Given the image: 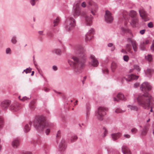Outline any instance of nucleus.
<instances>
[{
    "label": "nucleus",
    "instance_id": "63",
    "mask_svg": "<svg viewBox=\"0 0 154 154\" xmlns=\"http://www.w3.org/2000/svg\"><path fill=\"white\" fill-rule=\"evenodd\" d=\"M121 29H122V30L124 32H125L127 31L126 29H125L124 28H123V27L121 28Z\"/></svg>",
    "mask_w": 154,
    "mask_h": 154
},
{
    "label": "nucleus",
    "instance_id": "44",
    "mask_svg": "<svg viewBox=\"0 0 154 154\" xmlns=\"http://www.w3.org/2000/svg\"><path fill=\"white\" fill-rule=\"evenodd\" d=\"M124 60L126 62H128L129 60V57L127 55H124L123 57Z\"/></svg>",
    "mask_w": 154,
    "mask_h": 154
},
{
    "label": "nucleus",
    "instance_id": "34",
    "mask_svg": "<svg viewBox=\"0 0 154 154\" xmlns=\"http://www.w3.org/2000/svg\"><path fill=\"white\" fill-rule=\"evenodd\" d=\"M148 129L146 127H145L143 129L142 131L141 132V135L143 136L145 135L147 133Z\"/></svg>",
    "mask_w": 154,
    "mask_h": 154
},
{
    "label": "nucleus",
    "instance_id": "23",
    "mask_svg": "<svg viewBox=\"0 0 154 154\" xmlns=\"http://www.w3.org/2000/svg\"><path fill=\"white\" fill-rule=\"evenodd\" d=\"M127 107L131 110H133L137 112L140 109V108L137 106L129 105L127 106Z\"/></svg>",
    "mask_w": 154,
    "mask_h": 154
},
{
    "label": "nucleus",
    "instance_id": "35",
    "mask_svg": "<svg viewBox=\"0 0 154 154\" xmlns=\"http://www.w3.org/2000/svg\"><path fill=\"white\" fill-rule=\"evenodd\" d=\"M53 53L58 55H60L61 54V51L60 49H55L53 51Z\"/></svg>",
    "mask_w": 154,
    "mask_h": 154
},
{
    "label": "nucleus",
    "instance_id": "4",
    "mask_svg": "<svg viewBox=\"0 0 154 154\" xmlns=\"http://www.w3.org/2000/svg\"><path fill=\"white\" fill-rule=\"evenodd\" d=\"M108 109L103 106H100L95 112V116L97 119L100 121H103V117L106 114Z\"/></svg>",
    "mask_w": 154,
    "mask_h": 154
},
{
    "label": "nucleus",
    "instance_id": "21",
    "mask_svg": "<svg viewBox=\"0 0 154 154\" xmlns=\"http://www.w3.org/2000/svg\"><path fill=\"white\" fill-rule=\"evenodd\" d=\"M19 145V140L17 138L14 139L12 142V145L14 148H17Z\"/></svg>",
    "mask_w": 154,
    "mask_h": 154
},
{
    "label": "nucleus",
    "instance_id": "3",
    "mask_svg": "<svg viewBox=\"0 0 154 154\" xmlns=\"http://www.w3.org/2000/svg\"><path fill=\"white\" fill-rule=\"evenodd\" d=\"M47 123L45 118L42 116H38L36 117L33 121V126L37 130L43 132L46 128Z\"/></svg>",
    "mask_w": 154,
    "mask_h": 154
},
{
    "label": "nucleus",
    "instance_id": "39",
    "mask_svg": "<svg viewBox=\"0 0 154 154\" xmlns=\"http://www.w3.org/2000/svg\"><path fill=\"white\" fill-rule=\"evenodd\" d=\"M131 136L130 135L128 134H125L122 137V140H124L125 139H128Z\"/></svg>",
    "mask_w": 154,
    "mask_h": 154
},
{
    "label": "nucleus",
    "instance_id": "41",
    "mask_svg": "<svg viewBox=\"0 0 154 154\" xmlns=\"http://www.w3.org/2000/svg\"><path fill=\"white\" fill-rule=\"evenodd\" d=\"M38 0H30V3L32 6H34L35 5L36 2Z\"/></svg>",
    "mask_w": 154,
    "mask_h": 154
},
{
    "label": "nucleus",
    "instance_id": "26",
    "mask_svg": "<svg viewBox=\"0 0 154 154\" xmlns=\"http://www.w3.org/2000/svg\"><path fill=\"white\" fill-rule=\"evenodd\" d=\"M60 19L59 17H57L54 20L53 22V26L55 27L57 26L59 23L60 21Z\"/></svg>",
    "mask_w": 154,
    "mask_h": 154
},
{
    "label": "nucleus",
    "instance_id": "47",
    "mask_svg": "<svg viewBox=\"0 0 154 154\" xmlns=\"http://www.w3.org/2000/svg\"><path fill=\"white\" fill-rule=\"evenodd\" d=\"M137 131V129L135 128H133L131 129V132L133 134L136 133Z\"/></svg>",
    "mask_w": 154,
    "mask_h": 154
},
{
    "label": "nucleus",
    "instance_id": "43",
    "mask_svg": "<svg viewBox=\"0 0 154 154\" xmlns=\"http://www.w3.org/2000/svg\"><path fill=\"white\" fill-rule=\"evenodd\" d=\"M125 111L122 110L120 108H118L116 110L115 112L117 113L123 112Z\"/></svg>",
    "mask_w": 154,
    "mask_h": 154
},
{
    "label": "nucleus",
    "instance_id": "8",
    "mask_svg": "<svg viewBox=\"0 0 154 154\" xmlns=\"http://www.w3.org/2000/svg\"><path fill=\"white\" fill-rule=\"evenodd\" d=\"M139 12L140 16L144 21H146L149 20V18L148 17V14L143 7H141L139 9Z\"/></svg>",
    "mask_w": 154,
    "mask_h": 154
},
{
    "label": "nucleus",
    "instance_id": "60",
    "mask_svg": "<svg viewBox=\"0 0 154 154\" xmlns=\"http://www.w3.org/2000/svg\"><path fill=\"white\" fill-rule=\"evenodd\" d=\"M52 69L54 71H56L57 70V67L55 66H53L52 67Z\"/></svg>",
    "mask_w": 154,
    "mask_h": 154
},
{
    "label": "nucleus",
    "instance_id": "13",
    "mask_svg": "<svg viewBox=\"0 0 154 154\" xmlns=\"http://www.w3.org/2000/svg\"><path fill=\"white\" fill-rule=\"evenodd\" d=\"M93 19V17L91 15L88 16L86 15L82 17V20H85L86 25L89 26H91V25Z\"/></svg>",
    "mask_w": 154,
    "mask_h": 154
},
{
    "label": "nucleus",
    "instance_id": "36",
    "mask_svg": "<svg viewBox=\"0 0 154 154\" xmlns=\"http://www.w3.org/2000/svg\"><path fill=\"white\" fill-rule=\"evenodd\" d=\"M117 63L113 62L111 64V68L112 70H115L117 67Z\"/></svg>",
    "mask_w": 154,
    "mask_h": 154
},
{
    "label": "nucleus",
    "instance_id": "37",
    "mask_svg": "<svg viewBox=\"0 0 154 154\" xmlns=\"http://www.w3.org/2000/svg\"><path fill=\"white\" fill-rule=\"evenodd\" d=\"M32 69L30 67L27 68L23 70V72H25L26 74L30 73L31 72Z\"/></svg>",
    "mask_w": 154,
    "mask_h": 154
},
{
    "label": "nucleus",
    "instance_id": "55",
    "mask_svg": "<svg viewBox=\"0 0 154 154\" xmlns=\"http://www.w3.org/2000/svg\"><path fill=\"white\" fill-rule=\"evenodd\" d=\"M139 84L138 83H136L134 85V87L135 88H137L139 86Z\"/></svg>",
    "mask_w": 154,
    "mask_h": 154
},
{
    "label": "nucleus",
    "instance_id": "22",
    "mask_svg": "<svg viewBox=\"0 0 154 154\" xmlns=\"http://www.w3.org/2000/svg\"><path fill=\"white\" fill-rule=\"evenodd\" d=\"M10 109L13 112H16L19 109L17 105L16 104H12L9 106Z\"/></svg>",
    "mask_w": 154,
    "mask_h": 154
},
{
    "label": "nucleus",
    "instance_id": "30",
    "mask_svg": "<svg viewBox=\"0 0 154 154\" xmlns=\"http://www.w3.org/2000/svg\"><path fill=\"white\" fill-rule=\"evenodd\" d=\"M145 59L148 62H152L153 60L152 55L151 54H148L147 56H145Z\"/></svg>",
    "mask_w": 154,
    "mask_h": 154
},
{
    "label": "nucleus",
    "instance_id": "5",
    "mask_svg": "<svg viewBox=\"0 0 154 154\" xmlns=\"http://www.w3.org/2000/svg\"><path fill=\"white\" fill-rule=\"evenodd\" d=\"M75 25V20L71 17H68L65 22L64 27L66 31L72 30Z\"/></svg>",
    "mask_w": 154,
    "mask_h": 154
},
{
    "label": "nucleus",
    "instance_id": "29",
    "mask_svg": "<svg viewBox=\"0 0 154 154\" xmlns=\"http://www.w3.org/2000/svg\"><path fill=\"white\" fill-rule=\"evenodd\" d=\"M11 42L13 44H16L17 42V37L16 36L13 35L12 36L11 40Z\"/></svg>",
    "mask_w": 154,
    "mask_h": 154
},
{
    "label": "nucleus",
    "instance_id": "15",
    "mask_svg": "<svg viewBox=\"0 0 154 154\" xmlns=\"http://www.w3.org/2000/svg\"><path fill=\"white\" fill-rule=\"evenodd\" d=\"M126 100V98L122 93H119L117 95V98L115 97L113 98V100L114 101L118 102L120 100L125 101Z\"/></svg>",
    "mask_w": 154,
    "mask_h": 154
},
{
    "label": "nucleus",
    "instance_id": "59",
    "mask_svg": "<svg viewBox=\"0 0 154 154\" xmlns=\"http://www.w3.org/2000/svg\"><path fill=\"white\" fill-rule=\"evenodd\" d=\"M128 41L131 43L132 42H133L135 40L131 38H128Z\"/></svg>",
    "mask_w": 154,
    "mask_h": 154
},
{
    "label": "nucleus",
    "instance_id": "64",
    "mask_svg": "<svg viewBox=\"0 0 154 154\" xmlns=\"http://www.w3.org/2000/svg\"><path fill=\"white\" fill-rule=\"evenodd\" d=\"M44 91L46 92H48L49 91V89L47 88H46L44 89Z\"/></svg>",
    "mask_w": 154,
    "mask_h": 154
},
{
    "label": "nucleus",
    "instance_id": "12",
    "mask_svg": "<svg viewBox=\"0 0 154 154\" xmlns=\"http://www.w3.org/2000/svg\"><path fill=\"white\" fill-rule=\"evenodd\" d=\"M104 18L105 21L108 23H111L113 20L111 13L108 10H106L105 11Z\"/></svg>",
    "mask_w": 154,
    "mask_h": 154
},
{
    "label": "nucleus",
    "instance_id": "42",
    "mask_svg": "<svg viewBox=\"0 0 154 154\" xmlns=\"http://www.w3.org/2000/svg\"><path fill=\"white\" fill-rule=\"evenodd\" d=\"M147 26L149 28H152L154 27L153 23L152 22H150L147 24Z\"/></svg>",
    "mask_w": 154,
    "mask_h": 154
},
{
    "label": "nucleus",
    "instance_id": "61",
    "mask_svg": "<svg viewBox=\"0 0 154 154\" xmlns=\"http://www.w3.org/2000/svg\"><path fill=\"white\" fill-rule=\"evenodd\" d=\"M38 34L41 35H44V34H43V31H39L38 32Z\"/></svg>",
    "mask_w": 154,
    "mask_h": 154
},
{
    "label": "nucleus",
    "instance_id": "25",
    "mask_svg": "<svg viewBox=\"0 0 154 154\" xmlns=\"http://www.w3.org/2000/svg\"><path fill=\"white\" fill-rule=\"evenodd\" d=\"M138 19L137 18H135L132 19L130 22L131 25L134 26L138 23Z\"/></svg>",
    "mask_w": 154,
    "mask_h": 154
},
{
    "label": "nucleus",
    "instance_id": "40",
    "mask_svg": "<svg viewBox=\"0 0 154 154\" xmlns=\"http://www.w3.org/2000/svg\"><path fill=\"white\" fill-rule=\"evenodd\" d=\"M126 48L127 51L129 52L130 51L131 49V45L128 44H127L126 45Z\"/></svg>",
    "mask_w": 154,
    "mask_h": 154
},
{
    "label": "nucleus",
    "instance_id": "24",
    "mask_svg": "<svg viewBox=\"0 0 154 154\" xmlns=\"http://www.w3.org/2000/svg\"><path fill=\"white\" fill-rule=\"evenodd\" d=\"M153 72V70L149 68H148L146 71H145V75L147 76H151Z\"/></svg>",
    "mask_w": 154,
    "mask_h": 154
},
{
    "label": "nucleus",
    "instance_id": "27",
    "mask_svg": "<svg viewBox=\"0 0 154 154\" xmlns=\"http://www.w3.org/2000/svg\"><path fill=\"white\" fill-rule=\"evenodd\" d=\"M131 45L133 47L134 51L135 52H136L137 50V44L135 40L132 42Z\"/></svg>",
    "mask_w": 154,
    "mask_h": 154
},
{
    "label": "nucleus",
    "instance_id": "57",
    "mask_svg": "<svg viewBox=\"0 0 154 154\" xmlns=\"http://www.w3.org/2000/svg\"><path fill=\"white\" fill-rule=\"evenodd\" d=\"M113 45V44L111 43H109L107 44V46L109 47H111Z\"/></svg>",
    "mask_w": 154,
    "mask_h": 154
},
{
    "label": "nucleus",
    "instance_id": "10",
    "mask_svg": "<svg viewBox=\"0 0 154 154\" xmlns=\"http://www.w3.org/2000/svg\"><path fill=\"white\" fill-rule=\"evenodd\" d=\"M89 58L90 60L89 65L90 66L96 67L98 66L99 63V62L94 55H91Z\"/></svg>",
    "mask_w": 154,
    "mask_h": 154
},
{
    "label": "nucleus",
    "instance_id": "11",
    "mask_svg": "<svg viewBox=\"0 0 154 154\" xmlns=\"http://www.w3.org/2000/svg\"><path fill=\"white\" fill-rule=\"evenodd\" d=\"M11 103V101L9 100H5L1 102L0 106L2 109L4 111H6L9 107Z\"/></svg>",
    "mask_w": 154,
    "mask_h": 154
},
{
    "label": "nucleus",
    "instance_id": "1",
    "mask_svg": "<svg viewBox=\"0 0 154 154\" xmlns=\"http://www.w3.org/2000/svg\"><path fill=\"white\" fill-rule=\"evenodd\" d=\"M76 54V55L73 56L71 58L73 61L68 59V62L74 73L79 74L82 72L83 69L85 66L86 58L85 50L83 47H80Z\"/></svg>",
    "mask_w": 154,
    "mask_h": 154
},
{
    "label": "nucleus",
    "instance_id": "58",
    "mask_svg": "<svg viewBox=\"0 0 154 154\" xmlns=\"http://www.w3.org/2000/svg\"><path fill=\"white\" fill-rule=\"evenodd\" d=\"M121 52L124 54H127V52L125 51L123 49H122L121 51Z\"/></svg>",
    "mask_w": 154,
    "mask_h": 154
},
{
    "label": "nucleus",
    "instance_id": "9",
    "mask_svg": "<svg viewBox=\"0 0 154 154\" xmlns=\"http://www.w3.org/2000/svg\"><path fill=\"white\" fill-rule=\"evenodd\" d=\"M80 4L78 2L75 4L73 6L72 14L75 17L79 15L81 12V9L79 7Z\"/></svg>",
    "mask_w": 154,
    "mask_h": 154
},
{
    "label": "nucleus",
    "instance_id": "19",
    "mask_svg": "<svg viewBox=\"0 0 154 154\" xmlns=\"http://www.w3.org/2000/svg\"><path fill=\"white\" fill-rule=\"evenodd\" d=\"M32 123V122L30 121L29 122V124H26L25 125L24 127L23 130L25 132H27L30 131Z\"/></svg>",
    "mask_w": 154,
    "mask_h": 154
},
{
    "label": "nucleus",
    "instance_id": "20",
    "mask_svg": "<svg viewBox=\"0 0 154 154\" xmlns=\"http://www.w3.org/2000/svg\"><path fill=\"white\" fill-rule=\"evenodd\" d=\"M122 136V134L121 133H112L111 134V137L113 140H115L119 138Z\"/></svg>",
    "mask_w": 154,
    "mask_h": 154
},
{
    "label": "nucleus",
    "instance_id": "7",
    "mask_svg": "<svg viewBox=\"0 0 154 154\" xmlns=\"http://www.w3.org/2000/svg\"><path fill=\"white\" fill-rule=\"evenodd\" d=\"M140 89L141 91L145 92L142 94L146 92L149 93L148 92H147L146 91H149L151 90L152 89V87L149 83L147 82H145L141 84L140 86ZM140 94H139L138 95Z\"/></svg>",
    "mask_w": 154,
    "mask_h": 154
},
{
    "label": "nucleus",
    "instance_id": "16",
    "mask_svg": "<svg viewBox=\"0 0 154 154\" xmlns=\"http://www.w3.org/2000/svg\"><path fill=\"white\" fill-rule=\"evenodd\" d=\"M128 78H125L124 79L127 82H129L132 80H137L139 76L138 75H136L134 74H131L128 75Z\"/></svg>",
    "mask_w": 154,
    "mask_h": 154
},
{
    "label": "nucleus",
    "instance_id": "33",
    "mask_svg": "<svg viewBox=\"0 0 154 154\" xmlns=\"http://www.w3.org/2000/svg\"><path fill=\"white\" fill-rule=\"evenodd\" d=\"M77 138L78 137L76 135H72L70 138L71 142H73L75 141Z\"/></svg>",
    "mask_w": 154,
    "mask_h": 154
},
{
    "label": "nucleus",
    "instance_id": "14",
    "mask_svg": "<svg viewBox=\"0 0 154 154\" xmlns=\"http://www.w3.org/2000/svg\"><path fill=\"white\" fill-rule=\"evenodd\" d=\"M94 32V29L93 28H91L90 29L88 32L85 35V39L87 41H89L93 37L92 34H93Z\"/></svg>",
    "mask_w": 154,
    "mask_h": 154
},
{
    "label": "nucleus",
    "instance_id": "62",
    "mask_svg": "<svg viewBox=\"0 0 154 154\" xmlns=\"http://www.w3.org/2000/svg\"><path fill=\"white\" fill-rule=\"evenodd\" d=\"M60 131H57V134L56 137H59L60 136Z\"/></svg>",
    "mask_w": 154,
    "mask_h": 154
},
{
    "label": "nucleus",
    "instance_id": "6",
    "mask_svg": "<svg viewBox=\"0 0 154 154\" xmlns=\"http://www.w3.org/2000/svg\"><path fill=\"white\" fill-rule=\"evenodd\" d=\"M87 2L88 4V8L90 10L91 13L93 15H95L98 9L97 4L91 0H87Z\"/></svg>",
    "mask_w": 154,
    "mask_h": 154
},
{
    "label": "nucleus",
    "instance_id": "50",
    "mask_svg": "<svg viewBox=\"0 0 154 154\" xmlns=\"http://www.w3.org/2000/svg\"><path fill=\"white\" fill-rule=\"evenodd\" d=\"M50 132V130L49 128H47L45 131V133L46 135H48L49 134Z\"/></svg>",
    "mask_w": 154,
    "mask_h": 154
},
{
    "label": "nucleus",
    "instance_id": "38",
    "mask_svg": "<svg viewBox=\"0 0 154 154\" xmlns=\"http://www.w3.org/2000/svg\"><path fill=\"white\" fill-rule=\"evenodd\" d=\"M6 54H7L10 55L11 54V51L10 48H8L6 49Z\"/></svg>",
    "mask_w": 154,
    "mask_h": 154
},
{
    "label": "nucleus",
    "instance_id": "18",
    "mask_svg": "<svg viewBox=\"0 0 154 154\" xmlns=\"http://www.w3.org/2000/svg\"><path fill=\"white\" fill-rule=\"evenodd\" d=\"M59 147L60 150H64L66 147V146L65 144V140L64 139H62L60 143Z\"/></svg>",
    "mask_w": 154,
    "mask_h": 154
},
{
    "label": "nucleus",
    "instance_id": "56",
    "mask_svg": "<svg viewBox=\"0 0 154 154\" xmlns=\"http://www.w3.org/2000/svg\"><path fill=\"white\" fill-rule=\"evenodd\" d=\"M81 5H82V6L83 8L85 7L86 6V3L85 2H83L82 3Z\"/></svg>",
    "mask_w": 154,
    "mask_h": 154
},
{
    "label": "nucleus",
    "instance_id": "32",
    "mask_svg": "<svg viewBox=\"0 0 154 154\" xmlns=\"http://www.w3.org/2000/svg\"><path fill=\"white\" fill-rule=\"evenodd\" d=\"M134 69H136L138 71H140V68L139 66L137 65H134V68L130 69V72H132Z\"/></svg>",
    "mask_w": 154,
    "mask_h": 154
},
{
    "label": "nucleus",
    "instance_id": "48",
    "mask_svg": "<svg viewBox=\"0 0 154 154\" xmlns=\"http://www.w3.org/2000/svg\"><path fill=\"white\" fill-rule=\"evenodd\" d=\"M103 129L104 130V131L103 133V137H105L107 134V131L106 130V129L105 128L103 127Z\"/></svg>",
    "mask_w": 154,
    "mask_h": 154
},
{
    "label": "nucleus",
    "instance_id": "2",
    "mask_svg": "<svg viewBox=\"0 0 154 154\" xmlns=\"http://www.w3.org/2000/svg\"><path fill=\"white\" fill-rule=\"evenodd\" d=\"M138 105L143 109H146L150 107V112L153 111L154 107V99L152 96L147 92L139 94L136 98Z\"/></svg>",
    "mask_w": 154,
    "mask_h": 154
},
{
    "label": "nucleus",
    "instance_id": "28",
    "mask_svg": "<svg viewBox=\"0 0 154 154\" xmlns=\"http://www.w3.org/2000/svg\"><path fill=\"white\" fill-rule=\"evenodd\" d=\"M140 49L142 51H145L146 50V45L145 44L144 42H140L139 45Z\"/></svg>",
    "mask_w": 154,
    "mask_h": 154
},
{
    "label": "nucleus",
    "instance_id": "31",
    "mask_svg": "<svg viewBox=\"0 0 154 154\" xmlns=\"http://www.w3.org/2000/svg\"><path fill=\"white\" fill-rule=\"evenodd\" d=\"M137 14L136 12L134 10H131L129 12L130 16L131 17H135Z\"/></svg>",
    "mask_w": 154,
    "mask_h": 154
},
{
    "label": "nucleus",
    "instance_id": "49",
    "mask_svg": "<svg viewBox=\"0 0 154 154\" xmlns=\"http://www.w3.org/2000/svg\"><path fill=\"white\" fill-rule=\"evenodd\" d=\"M150 49L152 52H154V42H153L152 45L150 46Z\"/></svg>",
    "mask_w": 154,
    "mask_h": 154
},
{
    "label": "nucleus",
    "instance_id": "46",
    "mask_svg": "<svg viewBox=\"0 0 154 154\" xmlns=\"http://www.w3.org/2000/svg\"><path fill=\"white\" fill-rule=\"evenodd\" d=\"M29 99V98H28L26 96L23 97L21 99H20V100L23 101H24Z\"/></svg>",
    "mask_w": 154,
    "mask_h": 154
},
{
    "label": "nucleus",
    "instance_id": "17",
    "mask_svg": "<svg viewBox=\"0 0 154 154\" xmlns=\"http://www.w3.org/2000/svg\"><path fill=\"white\" fill-rule=\"evenodd\" d=\"M122 151L123 154H131V152L126 146H123L122 148Z\"/></svg>",
    "mask_w": 154,
    "mask_h": 154
},
{
    "label": "nucleus",
    "instance_id": "52",
    "mask_svg": "<svg viewBox=\"0 0 154 154\" xmlns=\"http://www.w3.org/2000/svg\"><path fill=\"white\" fill-rule=\"evenodd\" d=\"M145 32V29H143L141 30H140V33L141 35L144 34Z\"/></svg>",
    "mask_w": 154,
    "mask_h": 154
},
{
    "label": "nucleus",
    "instance_id": "51",
    "mask_svg": "<svg viewBox=\"0 0 154 154\" xmlns=\"http://www.w3.org/2000/svg\"><path fill=\"white\" fill-rule=\"evenodd\" d=\"M102 70L104 74H105V73H108V70L106 68H105L104 69H102Z\"/></svg>",
    "mask_w": 154,
    "mask_h": 154
},
{
    "label": "nucleus",
    "instance_id": "45",
    "mask_svg": "<svg viewBox=\"0 0 154 154\" xmlns=\"http://www.w3.org/2000/svg\"><path fill=\"white\" fill-rule=\"evenodd\" d=\"M129 13L126 11H125L123 14V17L125 19H126L127 18L126 15L128 14Z\"/></svg>",
    "mask_w": 154,
    "mask_h": 154
},
{
    "label": "nucleus",
    "instance_id": "54",
    "mask_svg": "<svg viewBox=\"0 0 154 154\" xmlns=\"http://www.w3.org/2000/svg\"><path fill=\"white\" fill-rule=\"evenodd\" d=\"M115 46L114 45L112 46V47H111V51H114L115 49Z\"/></svg>",
    "mask_w": 154,
    "mask_h": 154
},
{
    "label": "nucleus",
    "instance_id": "53",
    "mask_svg": "<svg viewBox=\"0 0 154 154\" xmlns=\"http://www.w3.org/2000/svg\"><path fill=\"white\" fill-rule=\"evenodd\" d=\"M144 42H145V44L146 45L149 44V43L150 41H149V40L148 39H146L145 40V41Z\"/></svg>",
    "mask_w": 154,
    "mask_h": 154
}]
</instances>
